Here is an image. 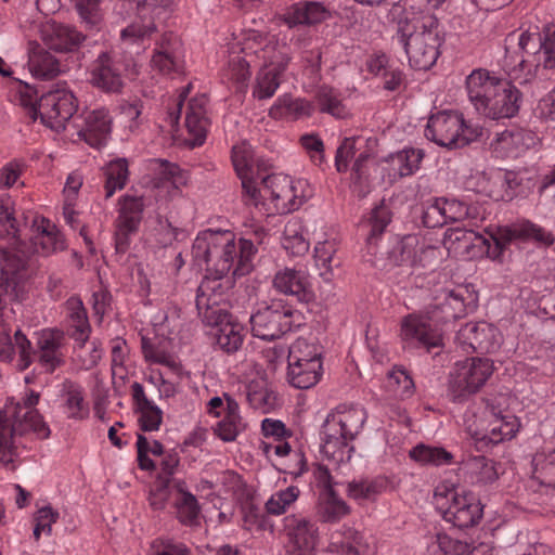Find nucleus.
Returning <instances> with one entry per match:
<instances>
[{
  "mask_svg": "<svg viewBox=\"0 0 555 555\" xmlns=\"http://www.w3.org/2000/svg\"><path fill=\"white\" fill-rule=\"evenodd\" d=\"M501 67L511 81L503 80L478 113L492 120L514 117L521 103L520 91L512 85L530 82L541 69L555 67V30L551 24L542 33L512 31L504 40Z\"/></svg>",
  "mask_w": 555,
  "mask_h": 555,
  "instance_id": "nucleus-1",
  "label": "nucleus"
},
{
  "mask_svg": "<svg viewBox=\"0 0 555 555\" xmlns=\"http://www.w3.org/2000/svg\"><path fill=\"white\" fill-rule=\"evenodd\" d=\"M40 393L29 390L22 398H9L0 410V464L15 470L29 448L31 437L49 438L51 430L36 409Z\"/></svg>",
  "mask_w": 555,
  "mask_h": 555,
  "instance_id": "nucleus-2",
  "label": "nucleus"
},
{
  "mask_svg": "<svg viewBox=\"0 0 555 555\" xmlns=\"http://www.w3.org/2000/svg\"><path fill=\"white\" fill-rule=\"evenodd\" d=\"M256 253L257 248L251 240L241 238L236 243L234 234L230 231L201 232L192 246V256L196 266L205 267L207 272L202 283L214 280L222 284L221 280L231 270L234 276L249 273Z\"/></svg>",
  "mask_w": 555,
  "mask_h": 555,
  "instance_id": "nucleus-3",
  "label": "nucleus"
},
{
  "mask_svg": "<svg viewBox=\"0 0 555 555\" xmlns=\"http://www.w3.org/2000/svg\"><path fill=\"white\" fill-rule=\"evenodd\" d=\"M468 289L457 286L441 289L435 296V307L426 313H411L404 317L400 325V338L408 347H424L427 350L439 347L442 335L439 324L455 320L466 312Z\"/></svg>",
  "mask_w": 555,
  "mask_h": 555,
  "instance_id": "nucleus-4",
  "label": "nucleus"
},
{
  "mask_svg": "<svg viewBox=\"0 0 555 555\" xmlns=\"http://www.w3.org/2000/svg\"><path fill=\"white\" fill-rule=\"evenodd\" d=\"M531 240L543 245L553 243L551 233L524 219L498 228L490 233L489 238L473 229H450L446 234L444 244L456 255L475 257L486 251L488 256L498 258L512 242Z\"/></svg>",
  "mask_w": 555,
  "mask_h": 555,
  "instance_id": "nucleus-5",
  "label": "nucleus"
},
{
  "mask_svg": "<svg viewBox=\"0 0 555 555\" xmlns=\"http://www.w3.org/2000/svg\"><path fill=\"white\" fill-rule=\"evenodd\" d=\"M393 39L404 50L411 67L427 70L440 55L446 33L434 14L424 13L400 20Z\"/></svg>",
  "mask_w": 555,
  "mask_h": 555,
  "instance_id": "nucleus-6",
  "label": "nucleus"
},
{
  "mask_svg": "<svg viewBox=\"0 0 555 555\" xmlns=\"http://www.w3.org/2000/svg\"><path fill=\"white\" fill-rule=\"evenodd\" d=\"M196 309L203 323L215 328L216 345L223 351H237L244 338V328L228 311L227 296L221 284L207 280L197 288Z\"/></svg>",
  "mask_w": 555,
  "mask_h": 555,
  "instance_id": "nucleus-7",
  "label": "nucleus"
},
{
  "mask_svg": "<svg viewBox=\"0 0 555 555\" xmlns=\"http://www.w3.org/2000/svg\"><path fill=\"white\" fill-rule=\"evenodd\" d=\"M366 421V412L359 405L339 404L323 422L321 452L334 464L346 463L353 452L352 441Z\"/></svg>",
  "mask_w": 555,
  "mask_h": 555,
  "instance_id": "nucleus-8",
  "label": "nucleus"
},
{
  "mask_svg": "<svg viewBox=\"0 0 555 555\" xmlns=\"http://www.w3.org/2000/svg\"><path fill=\"white\" fill-rule=\"evenodd\" d=\"M256 196H245L247 203L257 206L270 201L278 214L298 209L312 194L306 180H294L283 173L261 176L256 182Z\"/></svg>",
  "mask_w": 555,
  "mask_h": 555,
  "instance_id": "nucleus-9",
  "label": "nucleus"
},
{
  "mask_svg": "<svg viewBox=\"0 0 555 555\" xmlns=\"http://www.w3.org/2000/svg\"><path fill=\"white\" fill-rule=\"evenodd\" d=\"M254 39L261 47L255 49L254 44L248 41L244 51L247 55L254 53L263 68L257 76L253 95L258 100H266L272 98L278 90L281 83L280 76L288 64V57L272 39L261 34H254Z\"/></svg>",
  "mask_w": 555,
  "mask_h": 555,
  "instance_id": "nucleus-10",
  "label": "nucleus"
},
{
  "mask_svg": "<svg viewBox=\"0 0 555 555\" xmlns=\"http://www.w3.org/2000/svg\"><path fill=\"white\" fill-rule=\"evenodd\" d=\"M434 504L443 519L459 528L476 525L482 507L476 496L449 482H440L434 492Z\"/></svg>",
  "mask_w": 555,
  "mask_h": 555,
  "instance_id": "nucleus-11",
  "label": "nucleus"
},
{
  "mask_svg": "<svg viewBox=\"0 0 555 555\" xmlns=\"http://www.w3.org/2000/svg\"><path fill=\"white\" fill-rule=\"evenodd\" d=\"M493 370L492 361L486 358L455 362L449 373L448 396L454 402L467 400L485 386Z\"/></svg>",
  "mask_w": 555,
  "mask_h": 555,
  "instance_id": "nucleus-12",
  "label": "nucleus"
},
{
  "mask_svg": "<svg viewBox=\"0 0 555 555\" xmlns=\"http://www.w3.org/2000/svg\"><path fill=\"white\" fill-rule=\"evenodd\" d=\"M480 135L478 128L465 124L463 115L453 111H441L428 119L425 137L443 147H461Z\"/></svg>",
  "mask_w": 555,
  "mask_h": 555,
  "instance_id": "nucleus-13",
  "label": "nucleus"
},
{
  "mask_svg": "<svg viewBox=\"0 0 555 555\" xmlns=\"http://www.w3.org/2000/svg\"><path fill=\"white\" fill-rule=\"evenodd\" d=\"M135 75L137 65L132 59L121 60L116 52H101L91 64L89 81L98 89L117 93L124 87V74Z\"/></svg>",
  "mask_w": 555,
  "mask_h": 555,
  "instance_id": "nucleus-14",
  "label": "nucleus"
},
{
  "mask_svg": "<svg viewBox=\"0 0 555 555\" xmlns=\"http://www.w3.org/2000/svg\"><path fill=\"white\" fill-rule=\"evenodd\" d=\"M77 103L72 91L57 88L43 94L35 108L41 121L55 131L73 128Z\"/></svg>",
  "mask_w": 555,
  "mask_h": 555,
  "instance_id": "nucleus-15",
  "label": "nucleus"
},
{
  "mask_svg": "<svg viewBox=\"0 0 555 555\" xmlns=\"http://www.w3.org/2000/svg\"><path fill=\"white\" fill-rule=\"evenodd\" d=\"M291 309L280 302L258 309L250 315L251 333L263 340H274L292 328Z\"/></svg>",
  "mask_w": 555,
  "mask_h": 555,
  "instance_id": "nucleus-16",
  "label": "nucleus"
},
{
  "mask_svg": "<svg viewBox=\"0 0 555 555\" xmlns=\"http://www.w3.org/2000/svg\"><path fill=\"white\" fill-rule=\"evenodd\" d=\"M284 532L287 537V555H314L319 539L315 522L298 514H292L283 519Z\"/></svg>",
  "mask_w": 555,
  "mask_h": 555,
  "instance_id": "nucleus-17",
  "label": "nucleus"
},
{
  "mask_svg": "<svg viewBox=\"0 0 555 555\" xmlns=\"http://www.w3.org/2000/svg\"><path fill=\"white\" fill-rule=\"evenodd\" d=\"M491 417L487 427L482 424H467V430L479 450L509 440L519 430L520 423L514 415Z\"/></svg>",
  "mask_w": 555,
  "mask_h": 555,
  "instance_id": "nucleus-18",
  "label": "nucleus"
},
{
  "mask_svg": "<svg viewBox=\"0 0 555 555\" xmlns=\"http://www.w3.org/2000/svg\"><path fill=\"white\" fill-rule=\"evenodd\" d=\"M540 139L527 129H508L495 134L490 143L492 155L501 159H516L538 146Z\"/></svg>",
  "mask_w": 555,
  "mask_h": 555,
  "instance_id": "nucleus-19",
  "label": "nucleus"
},
{
  "mask_svg": "<svg viewBox=\"0 0 555 555\" xmlns=\"http://www.w3.org/2000/svg\"><path fill=\"white\" fill-rule=\"evenodd\" d=\"M456 343L465 352H492L500 347L501 335L487 322H468L455 336Z\"/></svg>",
  "mask_w": 555,
  "mask_h": 555,
  "instance_id": "nucleus-20",
  "label": "nucleus"
},
{
  "mask_svg": "<svg viewBox=\"0 0 555 555\" xmlns=\"http://www.w3.org/2000/svg\"><path fill=\"white\" fill-rule=\"evenodd\" d=\"M184 61L179 39L172 34H165L156 42L154 53L151 59V68L153 72L173 77L183 72Z\"/></svg>",
  "mask_w": 555,
  "mask_h": 555,
  "instance_id": "nucleus-21",
  "label": "nucleus"
},
{
  "mask_svg": "<svg viewBox=\"0 0 555 555\" xmlns=\"http://www.w3.org/2000/svg\"><path fill=\"white\" fill-rule=\"evenodd\" d=\"M73 128L90 146L101 147L111 137L112 116L105 108L89 111L73 119Z\"/></svg>",
  "mask_w": 555,
  "mask_h": 555,
  "instance_id": "nucleus-22",
  "label": "nucleus"
},
{
  "mask_svg": "<svg viewBox=\"0 0 555 555\" xmlns=\"http://www.w3.org/2000/svg\"><path fill=\"white\" fill-rule=\"evenodd\" d=\"M527 171H493L490 175L478 173L476 191L495 201L512 198L524 180Z\"/></svg>",
  "mask_w": 555,
  "mask_h": 555,
  "instance_id": "nucleus-23",
  "label": "nucleus"
},
{
  "mask_svg": "<svg viewBox=\"0 0 555 555\" xmlns=\"http://www.w3.org/2000/svg\"><path fill=\"white\" fill-rule=\"evenodd\" d=\"M144 208L142 197L125 196L120 204L117 219L115 242L117 251L124 253L129 245V237L138 229Z\"/></svg>",
  "mask_w": 555,
  "mask_h": 555,
  "instance_id": "nucleus-24",
  "label": "nucleus"
},
{
  "mask_svg": "<svg viewBox=\"0 0 555 555\" xmlns=\"http://www.w3.org/2000/svg\"><path fill=\"white\" fill-rule=\"evenodd\" d=\"M37 357L40 365L49 373L55 371L64 362L65 337L63 332L54 328H46L38 333Z\"/></svg>",
  "mask_w": 555,
  "mask_h": 555,
  "instance_id": "nucleus-25",
  "label": "nucleus"
},
{
  "mask_svg": "<svg viewBox=\"0 0 555 555\" xmlns=\"http://www.w3.org/2000/svg\"><path fill=\"white\" fill-rule=\"evenodd\" d=\"M503 79L485 68L474 69L465 80L469 102L479 113L502 83Z\"/></svg>",
  "mask_w": 555,
  "mask_h": 555,
  "instance_id": "nucleus-26",
  "label": "nucleus"
},
{
  "mask_svg": "<svg viewBox=\"0 0 555 555\" xmlns=\"http://www.w3.org/2000/svg\"><path fill=\"white\" fill-rule=\"evenodd\" d=\"M273 286L278 292L294 296L299 301H309L313 296L310 276L305 269L285 268L278 271Z\"/></svg>",
  "mask_w": 555,
  "mask_h": 555,
  "instance_id": "nucleus-27",
  "label": "nucleus"
},
{
  "mask_svg": "<svg viewBox=\"0 0 555 555\" xmlns=\"http://www.w3.org/2000/svg\"><path fill=\"white\" fill-rule=\"evenodd\" d=\"M232 163L241 180L244 196H256L258 176L251 145L243 141L232 147Z\"/></svg>",
  "mask_w": 555,
  "mask_h": 555,
  "instance_id": "nucleus-28",
  "label": "nucleus"
},
{
  "mask_svg": "<svg viewBox=\"0 0 555 555\" xmlns=\"http://www.w3.org/2000/svg\"><path fill=\"white\" fill-rule=\"evenodd\" d=\"M207 98L199 94L192 98L185 115V127L189 133L186 143L191 146L202 145L206 139L209 127V118L207 116Z\"/></svg>",
  "mask_w": 555,
  "mask_h": 555,
  "instance_id": "nucleus-29",
  "label": "nucleus"
},
{
  "mask_svg": "<svg viewBox=\"0 0 555 555\" xmlns=\"http://www.w3.org/2000/svg\"><path fill=\"white\" fill-rule=\"evenodd\" d=\"M33 227L35 229L33 245L36 253L49 256L67 247L64 235L50 220L37 217L33 221Z\"/></svg>",
  "mask_w": 555,
  "mask_h": 555,
  "instance_id": "nucleus-30",
  "label": "nucleus"
},
{
  "mask_svg": "<svg viewBox=\"0 0 555 555\" xmlns=\"http://www.w3.org/2000/svg\"><path fill=\"white\" fill-rule=\"evenodd\" d=\"M151 184L154 189H164L168 194L176 192L188 181V176L176 164L155 158L149 162Z\"/></svg>",
  "mask_w": 555,
  "mask_h": 555,
  "instance_id": "nucleus-31",
  "label": "nucleus"
},
{
  "mask_svg": "<svg viewBox=\"0 0 555 555\" xmlns=\"http://www.w3.org/2000/svg\"><path fill=\"white\" fill-rule=\"evenodd\" d=\"M42 39L49 49L72 51L85 40V36L76 28L56 22L47 23L41 30Z\"/></svg>",
  "mask_w": 555,
  "mask_h": 555,
  "instance_id": "nucleus-32",
  "label": "nucleus"
},
{
  "mask_svg": "<svg viewBox=\"0 0 555 555\" xmlns=\"http://www.w3.org/2000/svg\"><path fill=\"white\" fill-rule=\"evenodd\" d=\"M425 153L421 149L404 147L389 154L384 162L387 164L388 177L397 180L414 175L421 167Z\"/></svg>",
  "mask_w": 555,
  "mask_h": 555,
  "instance_id": "nucleus-33",
  "label": "nucleus"
},
{
  "mask_svg": "<svg viewBox=\"0 0 555 555\" xmlns=\"http://www.w3.org/2000/svg\"><path fill=\"white\" fill-rule=\"evenodd\" d=\"M460 470L464 479L476 486L491 485L498 480L500 473L498 464L485 456H470L461 463Z\"/></svg>",
  "mask_w": 555,
  "mask_h": 555,
  "instance_id": "nucleus-34",
  "label": "nucleus"
},
{
  "mask_svg": "<svg viewBox=\"0 0 555 555\" xmlns=\"http://www.w3.org/2000/svg\"><path fill=\"white\" fill-rule=\"evenodd\" d=\"M330 11L321 2L300 1L291 5L284 14V21L289 27L297 25H315L326 21Z\"/></svg>",
  "mask_w": 555,
  "mask_h": 555,
  "instance_id": "nucleus-35",
  "label": "nucleus"
},
{
  "mask_svg": "<svg viewBox=\"0 0 555 555\" xmlns=\"http://www.w3.org/2000/svg\"><path fill=\"white\" fill-rule=\"evenodd\" d=\"M388 487L384 476L362 477L352 479L346 485L347 496L359 504L374 502Z\"/></svg>",
  "mask_w": 555,
  "mask_h": 555,
  "instance_id": "nucleus-36",
  "label": "nucleus"
},
{
  "mask_svg": "<svg viewBox=\"0 0 555 555\" xmlns=\"http://www.w3.org/2000/svg\"><path fill=\"white\" fill-rule=\"evenodd\" d=\"M61 408L63 413L70 420L82 421L89 416V404L85 399L83 389L80 385L66 380L61 389Z\"/></svg>",
  "mask_w": 555,
  "mask_h": 555,
  "instance_id": "nucleus-37",
  "label": "nucleus"
},
{
  "mask_svg": "<svg viewBox=\"0 0 555 555\" xmlns=\"http://www.w3.org/2000/svg\"><path fill=\"white\" fill-rule=\"evenodd\" d=\"M66 324L69 335L82 348L89 338L91 327L82 301L77 297L66 301Z\"/></svg>",
  "mask_w": 555,
  "mask_h": 555,
  "instance_id": "nucleus-38",
  "label": "nucleus"
},
{
  "mask_svg": "<svg viewBox=\"0 0 555 555\" xmlns=\"http://www.w3.org/2000/svg\"><path fill=\"white\" fill-rule=\"evenodd\" d=\"M157 27L152 20L139 18L121 29L120 40L125 49L137 48L134 53L144 51Z\"/></svg>",
  "mask_w": 555,
  "mask_h": 555,
  "instance_id": "nucleus-39",
  "label": "nucleus"
},
{
  "mask_svg": "<svg viewBox=\"0 0 555 555\" xmlns=\"http://www.w3.org/2000/svg\"><path fill=\"white\" fill-rule=\"evenodd\" d=\"M338 242L335 237L318 241L314 246V262L324 282H331L334 270L340 266L337 257Z\"/></svg>",
  "mask_w": 555,
  "mask_h": 555,
  "instance_id": "nucleus-40",
  "label": "nucleus"
},
{
  "mask_svg": "<svg viewBox=\"0 0 555 555\" xmlns=\"http://www.w3.org/2000/svg\"><path fill=\"white\" fill-rule=\"evenodd\" d=\"M225 400L224 417L217 423L214 431L224 442H231L245 430L246 424L240 414L238 403L229 395H225Z\"/></svg>",
  "mask_w": 555,
  "mask_h": 555,
  "instance_id": "nucleus-41",
  "label": "nucleus"
},
{
  "mask_svg": "<svg viewBox=\"0 0 555 555\" xmlns=\"http://www.w3.org/2000/svg\"><path fill=\"white\" fill-rule=\"evenodd\" d=\"M28 68L38 79H51L59 72L57 61L37 42L28 43Z\"/></svg>",
  "mask_w": 555,
  "mask_h": 555,
  "instance_id": "nucleus-42",
  "label": "nucleus"
},
{
  "mask_svg": "<svg viewBox=\"0 0 555 555\" xmlns=\"http://www.w3.org/2000/svg\"><path fill=\"white\" fill-rule=\"evenodd\" d=\"M323 375V363H302L288 361L286 378L291 386L297 389L314 387Z\"/></svg>",
  "mask_w": 555,
  "mask_h": 555,
  "instance_id": "nucleus-43",
  "label": "nucleus"
},
{
  "mask_svg": "<svg viewBox=\"0 0 555 555\" xmlns=\"http://www.w3.org/2000/svg\"><path fill=\"white\" fill-rule=\"evenodd\" d=\"M311 113L312 105L308 101L289 94L279 96L269 109V115L274 119H299Z\"/></svg>",
  "mask_w": 555,
  "mask_h": 555,
  "instance_id": "nucleus-44",
  "label": "nucleus"
},
{
  "mask_svg": "<svg viewBox=\"0 0 555 555\" xmlns=\"http://www.w3.org/2000/svg\"><path fill=\"white\" fill-rule=\"evenodd\" d=\"M444 223L448 222H467V227H477L482 220L480 210L477 206L467 205L455 198L441 197Z\"/></svg>",
  "mask_w": 555,
  "mask_h": 555,
  "instance_id": "nucleus-45",
  "label": "nucleus"
},
{
  "mask_svg": "<svg viewBox=\"0 0 555 555\" xmlns=\"http://www.w3.org/2000/svg\"><path fill=\"white\" fill-rule=\"evenodd\" d=\"M172 487L176 489L175 507L178 519L184 525H196L199 517L196 498L185 490L183 481H173Z\"/></svg>",
  "mask_w": 555,
  "mask_h": 555,
  "instance_id": "nucleus-46",
  "label": "nucleus"
},
{
  "mask_svg": "<svg viewBox=\"0 0 555 555\" xmlns=\"http://www.w3.org/2000/svg\"><path fill=\"white\" fill-rule=\"evenodd\" d=\"M349 513V505L336 492H320L318 515L322 521L337 522Z\"/></svg>",
  "mask_w": 555,
  "mask_h": 555,
  "instance_id": "nucleus-47",
  "label": "nucleus"
},
{
  "mask_svg": "<svg viewBox=\"0 0 555 555\" xmlns=\"http://www.w3.org/2000/svg\"><path fill=\"white\" fill-rule=\"evenodd\" d=\"M282 246L291 256L299 257L308 253L310 244L304 236L302 223L299 219L293 218L286 222Z\"/></svg>",
  "mask_w": 555,
  "mask_h": 555,
  "instance_id": "nucleus-48",
  "label": "nucleus"
},
{
  "mask_svg": "<svg viewBox=\"0 0 555 555\" xmlns=\"http://www.w3.org/2000/svg\"><path fill=\"white\" fill-rule=\"evenodd\" d=\"M103 170L105 197L109 198L116 191L125 188L129 177L128 162L126 158H116L111 160Z\"/></svg>",
  "mask_w": 555,
  "mask_h": 555,
  "instance_id": "nucleus-49",
  "label": "nucleus"
},
{
  "mask_svg": "<svg viewBox=\"0 0 555 555\" xmlns=\"http://www.w3.org/2000/svg\"><path fill=\"white\" fill-rule=\"evenodd\" d=\"M414 461L424 465H449L453 462V454L442 447L418 444L410 451Z\"/></svg>",
  "mask_w": 555,
  "mask_h": 555,
  "instance_id": "nucleus-50",
  "label": "nucleus"
},
{
  "mask_svg": "<svg viewBox=\"0 0 555 555\" xmlns=\"http://www.w3.org/2000/svg\"><path fill=\"white\" fill-rule=\"evenodd\" d=\"M299 495L300 490L297 486L276 490L264 503V509L272 516L283 515L296 503Z\"/></svg>",
  "mask_w": 555,
  "mask_h": 555,
  "instance_id": "nucleus-51",
  "label": "nucleus"
},
{
  "mask_svg": "<svg viewBox=\"0 0 555 555\" xmlns=\"http://www.w3.org/2000/svg\"><path fill=\"white\" fill-rule=\"evenodd\" d=\"M287 361L323 363L322 348L314 340L310 341L307 338L299 337L291 345Z\"/></svg>",
  "mask_w": 555,
  "mask_h": 555,
  "instance_id": "nucleus-52",
  "label": "nucleus"
},
{
  "mask_svg": "<svg viewBox=\"0 0 555 555\" xmlns=\"http://www.w3.org/2000/svg\"><path fill=\"white\" fill-rule=\"evenodd\" d=\"M418 236L406 235L399 240L390 250V259L398 266L415 268Z\"/></svg>",
  "mask_w": 555,
  "mask_h": 555,
  "instance_id": "nucleus-53",
  "label": "nucleus"
},
{
  "mask_svg": "<svg viewBox=\"0 0 555 555\" xmlns=\"http://www.w3.org/2000/svg\"><path fill=\"white\" fill-rule=\"evenodd\" d=\"M254 34H259V33L254 31V30L249 31L243 42L242 52L244 53V56L243 57L235 56L231 61V72H232L231 78L236 80L237 82H245L250 76V72H249L250 64L254 63L256 65L257 62H259V60L256 57V55L254 53L251 55H247L246 52L244 51V48L248 41H250V43L254 44L255 49H259L261 47L255 42Z\"/></svg>",
  "mask_w": 555,
  "mask_h": 555,
  "instance_id": "nucleus-54",
  "label": "nucleus"
},
{
  "mask_svg": "<svg viewBox=\"0 0 555 555\" xmlns=\"http://www.w3.org/2000/svg\"><path fill=\"white\" fill-rule=\"evenodd\" d=\"M246 397L253 409L264 414L273 411L279 404L276 393L263 386L250 384Z\"/></svg>",
  "mask_w": 555,
  "mask_h": 555,
  "instance_id": "nucleus-55",
  "label": "nucleus"
},
{
  "mask_svg": "<svg viewBox=\"0 0 555 555\" xmlns=\"http://www.w3.org/2000/svg\"><path fill=\"white\" fill-rule=\"evenodd\" d=\"M438 541L443 555H492L483 544L470 548L467 543L451 539L448 535L439 537Z\"/></svg>",
  "mask_w": 555,
  "mask_h": 555,
  "instance_id": "nucleus-56",
  "label": "nucleus"
},
{
  "mask_svg": "<svg viewBox=\"0 0 555 555\" xmlns=\"http://www.w3.org/2000/svg\"><path fill=\"white\" fill-rule=\"evenodd\" d=\"M80 18L90 28H99L103 21L101 0H74Z\"/></svg>",
  "mask_w": 555,
  "mask_h": 555,
  "instance_id": "nucleus-57",
  "label": "nucleus"
},
{
  "mask_svg": "<svg viewBox=\"0 0 555 555\" xmlns=\"http://www.w3.org/2000/svg\"><path fill=\"white\" fill-rule=\"evenodd\" d=\"M317 101L322 112L328 113L335 117H344L346 109L338 98L337 92L330 87H321L317 94Z\"/></svg>",
  "mask_w": 555,
  "mask_h": 555,
  "instance_id": "nucleus-58",
  "label": "nucleus"
},
{
  "mask_svg": "<svg viewBox=\"0 0 555 555\" xmlns=\"http://www.w3.org/2000/svg\"><path fill=\"white\" fill-rule=\"evenodd\" d=\"M362 138H345L336 152L335 167L338 172H346L349 168V162L356 156V153L362 145Z\"/></svg>",
  "mask_w": 555,
  "mask_h": 555,
  "instance_id": "nucleus-59",
  "label": "nucleus"
},
{
  "mask_svg": "<svg viewBox=\"0 0 555 555\" xmlns=\"http://www.w3.org/2000/svg\"><path fill=\"white\" fill-rule=\"evenodd\" d=\"M422 222L426 228L444 225L441 197L430 198L422 205Z\"/></svg>",
  "mask_w": 555,
  "mask_h": 555,
  "instance_id": "nucleus-60",
  "label": "nucleus"
},
{
  "mask_svg": "<svg viewBox=\"0 0 555 555\" xmlns=\"http://www.w3.org/2000/svg\"><path fill=\"white\" fill-rule=\"evenodd\" d=\"M137 412L141 430L156 431L159 429L163 422V411L154 402L137 409Z\"/></svg>",
  "mask_w": 555,
  "mask_h": 555,
  "instance_id": "nucleus-61",
  "label": "nucleus"
},
{
  "mask_svg": "<svg viewBox=\"0 0 555 555\" xmlns=\"http://www.w3.org/2000/svg\"><path fill=\"white\" fill-rule=\"evenodd\" d=\"M14 349L18 352L17 366L21 371L26 370L34 361L35 351L30 340L21 332L16 331L14 334Z\"/></svg>",
  "mask_w": 555,
  "mask_h": 555,
  "instance_id": "nucleus-62",
  "label": "nucleus"
},
{
  "mask_svg": "<svg viewBox=\"0 0 555 555\" xmlns=\"http://www.w3.org/2000/svg\"><path fill=\"white\" fill-rule=\"evenodd\" d=\"M128 352V346L124 339L116 338L112 341V373L114 376L122 377L126 373Z\"/></svg>",
  "mask_w": 555,
  "mask_h": 555,
  "instance_id": "nucleus-63",
  "label": "nucleus"
},
{
  "mask_svg": "<svg viewBox=\"0 0 555 555\" xmlns=\"http://www.w3.org/2000/svg\"><path fill=\"white\" fill-rule=\"evenodd\" d=\"M24 165L20 160H11L0 168V189H10L15 183L23 172Z\"/></svg>",
  "mask_w": 555,
  "mask_h": 555,
  "instance_id": "nucleus-64",
  "label": "nucleus"
}]
</instances>
